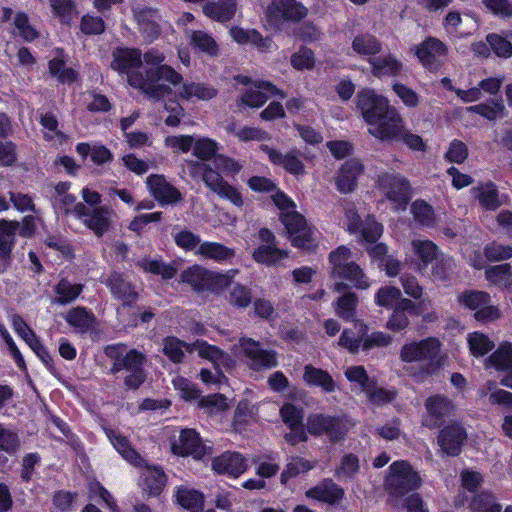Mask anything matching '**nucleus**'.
<instances>
[{"label": "nucleus", "instance_id": "63", "mask_svg": "<svg viewBox=\"0 0 512 512\" xmlns=\"http://www.w3.org/2000/svg\"><path fill=\"white\" fill-rule=\"evenodd\" d=\"M196 167L203 172L202 180L214 193L226 182L221 174L213 170L208 164L196 163Z\"/></svg>", "mask_w": 512, "mask_h": 512}, {"label": "nucleus", "instance_id": "47", "mask_svg": "<svg viewBox=\"0 0 512 512\" xmlns=\"http://www.w3.org/2000/svg\"><path fill=\"white\" fill-rule=\"evenodd\" d=\"M455 267L452 258L440 254L433 262L431 268V278L433 281H447L450 279L453 269Z\"/></svg>", "mask_w": 512, "mask_h": 512}, {"label": "nucleus", "instance_id": "43", "mask_svg": "<svg viewBox=\"0 0 512 512\" xmlns=\"http://www.w3.org/2000/svg\"><path fill=\"white\" fill-rule=\"evenodd\" d=\"M488 362L498 371H512V343H502Z\"/></svg>", "mask_w": 512, "mask_h": 512}, {"label": "nucleus", "instance_id": "33", "mask_svg": "<svg viewBox=\"0 0 512 512\" xmlns=\"http://www.w3.org/2000/svg\"><path fill=\"white\" fill-rule=\"evenodd\" d=\"M303 380L307 385L320 387L327 393L334 392L336 389L332 376L327 371L312 365L304 367Z\"/></svg>", "mask_w": 512, "mask_h": 512}, {"label": "nucleus", "instance_id": "13", "mask_svg": "<svg viewBox=\"0 0 512 512\" xmlns=\"http://www.w3.org/2000/svg\"><path fill=\"white\" fill-rule=\"evenodd\" d=\"M414 53L421 64L431 71H436L443 64L447 55L448 47L444 42L435 37H428L426 40L415 46Z\"/></svg>", "mask_w": 512, "mask_h": 512}, {"label": "nucleus", "instance_id": "39", "mask_svg": "<svg viewBox=\"0 0 512 512\" xmlns=\"http://www.w3.org/2000/svg\"><path fill=\"white\" fill-rule=\"evenodd\" d=\"M486 279L499 287H512V269L510 264H501L488 268L485 271Z\"/></svg>", "mask_w": 512, "mask_h": 512}, {"label": "nucleus", "instance_id": "9", "mask_svg": "<svg viewBox=\"0 0 512 512\" xmlns=\"http://www.w3.org/2000/svg\"><path fill=\"white\" fill-rule=\"evenodd\" d=\"M307 430L311 435L326 434L331 441H338L343 438L348 427L342 417L315 413L307 418Z\"/></svg>", "mask_w": 512, "mask_h": 512}, {"label": "nucleus", "instance_id": "14", "mask_svg": "<svg viewBox=\"0 0 512 512\" xmlns=\"http://www.w3.org/2000/svg\"><path fill=\"white\" fill-rule=\"evenodd\" d=\"M307 9L295 0H272L266 9L270 21H300L307 16Z\"/></svg>", "mask_w": 512, "mask_h": 512}, {"label": "nucleus", "instance_id": "41", "mask_svg": "<svg viewBox=\"0 0 512 512\" xmlns=\"http://www.w3.org/2000/svg\"><path fill=\"white\" fill-rule=\"evenodd\" d=\"M111 443L118 450V452L130 463L139 465L141 463V457L139 454L130 446L129 441L126 437L118 434L114 431L107 433Z\"/></svg>", "mask_w": 512, "mask_h": 512}, {"label": "nucleus", "instance_id": "11", "mask_svg": "<svg viewBox=\"0 0 512 512\" xmlns=\"http://www.w3.org/2000/svg\"><path fill=\"white\" fill-rule=\"evenodd\" d=\"M405 122L396 108H391L375 123L368 127V132L381 141H400Z\"/></svg>", "mask_w": 512, "mask_h": 512}, {"label": "nucleus", "instance_id": "62", "mask_svg": "<svg viewBox=\"0 0 512 512\" xmlns=\"http://www.w3.org/2000/svg\"><path fill=\"white\" fill-rule=\"evenodd\" d=\"M414 218L425 226H433L435 223L432 207L424 201L417 200L411 206Z\"/></svg>", "mask_w": 512, "mask_h": 512}, {"label": "nucleus", "instance_id": "23", "mask_svg": "<svg viewBox=\"0 0 512 512\" xmlns=\"http://www.w3.org/2000/svg\"><path fill=\"white\" fill-rule=\"evenodd\" d=\"M213 469L220 474L238 477L247 470L244 457L237 452H226L213 459Z\"/></svg>", "mask_w": 512, "mask_h": 512}, {"label": "nucleus", "instance_id": "1", "mask_svg": "<svg viewBox=\"0 0 512 512\" xmlns=\"http://www.w3.org/2000/svg\"><path fill=\"white\" fill-rule=\"evenodd\" d=\"M148 65L155 66L146 70L145 74H129L128 83L154 101L162 100L172 94V86L177 87L183 81V77L174 68L162 64L165 60L164 54L151 49L143 56Z\"/></svg>", "mask_w": 512, "mask_h": 512}, {"label": "nucleus", "instance_id": "61", "mask_svg": "<svg viewBox=\"0 0 512 512\" xmlns=\"http://www.w3.org/2000/svg\"><path fill=\"white\" fill-rule=\"evenodd\" d=\"M174 241L176 245L185 251H196L199 245L202 243L199 235L193 233L188 229H182L175 233Z\"/></svg>", "mask_w": 512, "mask_h": 512}, {"label": "nucleus", "instance_id": "42", "mask_svg": "<svg viewBox=\"0 0 512 512\" xmlns=\"http://www.w3.org/2000/svg\"><path fill=\"white\" fill-rule=\"evenodd\" d=\"M145 490L151 495H158L166 485L165 473L157 467H148L143 472Z\"/></svg>", "mask_w": 512, "mask_h": 512}, {"label": "nucleus", "instance_id": "24", "mask_svg": "<svg viewBox=\"0 0 512 512\" xmlns=\"http://www.w3.org/2000/svg\"><path fill=\"white\" fill-rule=\"evenodd\" d=\"M142 64L141 52L138 49H118L113 53L111 67L119 73H126L127 78L132 74V69H137Z\"/></svg>", "mask_w": 512, "mask_h": 512}, {"label": "nucleus", "instance_id": "30", "mask_svg": "<svg viewBox=\"0 0 512 512\" xmlns=\"http://www.w3.org/2000/svg\"><path fill=\"white\" fill-rule=\"evenodd\" d=\"M363 166L358 160L345 162L337 177V187L343 193L351 192L356 186V179L362 173Z\"/></svg>", "mask_w": 512, "mask_h": 512}, {"label": "nucleus", "instance_id": "3", "mask_svg": "<svg viewBox=\"0 0 512 512\" xmlns=\"http://www.w3.org/2000/svg\"><path fill=\"white\" fill-rule=\"evenodd\" d=\"M104 353L113 360L111 373L115 374L122 370L128 372L124 379L127 388L136 390L144 383L146 374L143 366L146 362V356L142 352L136 349L126 351V345L118 343L106 346Z\"/></svg>", "mask_w": 512, "mask_h": 512}, {"label": "nucleus", "instance_id": "10", "mask_svg": "<svg viewBox=\"0 0 512 512\" xmlns=\"http://www.w3.org/2000/svg\"><path fill=\"white\" fill-rule=\"evenodd\" d=\"M239 346L251 369L259 371L278 366L277 353L273 350L263 349L258 341L243 337L239 340Z\"/></svg>", "mask_w": 512, "mask_h": 512}, {"label": "nucleus", "instance_id": "7", "mask_svg": "<svg viewBox=\"0 0 512 512\" xmlns=\"http://www.w3.org/2000/svg\"><path fill=\"white\" fill-rule=\"evenodd\" d=\"M280 219L294 246L310 249L314 245L315 231L308 226L305 218L296 210L281 213Z\"/></svg>", "mask_w": 512, "mask_h": 512}, {"label": "nucleus", "instance_id": "15", "mask_svg": "<svg viewBox=\"0 0 512 512\" xmlns=\"http://www.w3.org/2000/svg\"><path fill=\"white\" fill-rule=\"evenodd\" d=\"M260 149L268 156L272 164L282 167L286 172L295 176L305 173V165L297 151L282 153L266 144H262Z\"/></svg>", "mask_w": 512, "mask_h": 512}, {"label": "nucleus", "instance_id": "20", "mask_svg": "<svg viewBox=\"0 0 512 512\" xmlns=\"http://www.w3.org/2000/svg\"><path fill=\"white\" fill-rule=\"evenodd\" d=\"M18 228L19 223L16 221L0 220V273L5 272L9 266Z\"/></svg>", "mask_w": 512, "mask_h": 512}, {"label": "nucleus", "instance_id": "27", "mask_svg": "<svg viewBox=\"0 0 512 512\" xmlns=\"http://www.w3.org/2000/svg\"><path fill=\"white\" fill-rule=\"evenodd\" d=\"M348 230L351 233L361 231L362 238L373 244L383 233V226L372 218H367L363 224L358 215L353 214L349 219Z\"/></svg>", "mask_w": 512, "mask_h": 512}, {"label": "nucleus", "instance_id": "60", "mask_svg": "<svg viewBox=\"0 0 512 512\" xmlns=\"http://www.w3.org/2000/svg\"><path fill=\"white\" fill-rule=\"evenodd\" d=\"M359 469L358 457L353 454H347L342 458L335 474L339 479H351L358 473Z\"/></svg>", "mask_w": 512, "mask_h": 512}, {"label": "nucleus", "instance_id": "57", "mask_svg": "<svg viewBox=\"0 0 512 512\" xmlns=\"http://www.w3.org/2000/svg\"><path fill=\"white\" fill-rule=\"evenodd\" d=\"M469 112L477 113L488 120H494L502 116L505 107L502 101H492L490 103H482L467 108Z\"/></svg>", "mask_w": 512, "mask_h": 512}, {"label": "nucleus", "instance_id": "52", "mask_svg": "<svg viewBox=\"0 0 512 512\" xmlns=\"http://www.w3.org/2000/svg\"><path fill=\"white\" fill-rule=\"evenodd\" d=\"M477 198L480 204L488 210H496L501 206L495 185L489 183L478 188Z\"/></svg>", "mask_w": 512, "mask_h": 512}, {"label": "nucleus", "instance_id": "26", "mask_svg": "<svg viewBox=\"0 0 512 512\" xmlns=\"http://www.w3.org/2000/svg\"><path fill=\"white\" fill-rule=\"evenodd\" d=\"M195 255L221 263L231 260L235 256V250L219 242L202 241Z\"/></svg>", "mask_w": 512, "mask_h": 512}, {"label": "nucleus", "instance_id": "34", "mask_svg": "<svg viewBox=\"0 0 512 512\" xmlns=\"http://www.w3.org/2000/svg\"><path fill=\"white\" fill-rule=\"evenodd\" d=\"M353 51L363 57L374 58L382 49L381 42L373 35L364 33L357 35L352 40Z\"/></svg>", "mask_w": 512, "mask_h": 512}, {"label": "nucleus", "instance_id": "37", "mask_svg": "<svg viewBox=\"0 0 512 512\" xmlns=\"http://www.w3.org/2000/svg\"><path fill=\"white\" fill-rule=\"evenodd\" d=\"M209 271L199 265H194L181 274V281L189 284L196 291L207 290L209 287Z\"/></svg>", "mask_w": 512, "mask_h": 512}, {"label": "nucleus", "instance_id": "29", "mask_svg": "<svg viewBox=\"0 0 512 512\" xmlns=\"http://www.w3.org/2000/svg\"><path fill=\"white\" fill-rule=\"evenodd\" d=\"M107 285L110 288L112 294L122 300L125 304H132L138 298L137 292L132 287L131 283L127 281L123 275L114 272L108 280Z\"/></svg>", "mask_w": 512, "mask_h": 512}, {"label": "nucleus", "instance_id": "48", "mask_svg": "<svg viewBox=\"0 0 512 512\" xmlns=\"http://www.w3.org/2000/svg\"><path fill=\"white\" fill-rule=\"evenodd\" d=\"M177 502L184 507L192 511H197L203 506V495L194 489L186 487H180L177 490Z\"/></svg>", "mask_w": 512, "mask_h": 512}, {"label": "nucleus", "instance_id": "38", "mask_svg": "<svg viewBox=\"0 0 512 512\" xmlns=\"http://www.w3.org/2000/svg\"><path fill=\"white\" fill-rule=\"evenodd\" d=\"M65 320L79 332L84 333L92 327L95 317L86 308L76 307L67 312Z\"/></svg>", "mask_w": 512, "mask_h": 512}, {"label": "nucleus", "instance_id": "21", "mask_svg": "<svg viewBox=\"0 0 512 512\" xmlns=\"http://www.w3.org/2000/svg\"><path fill=\"white\" fill-rule=\"evenodd\" d=\"M466 439V432L457 424L446 426L441 430L438 444L441 450L449 456H456L461 451V446Z\"/></svg>", "mask_w": 512, "mask_h": 512}, {"label": "nucleus", "instance_id": "22", "mask_svg": "<svg viewBox=\"0 0 512 512\" xmlns=\"http://www.w3.org/2000/svg\"><path fill=\"white\" fill-rule=\"evenodd\" d=\"M306 496L330 505H337L344 497V490L331 479H324L306 491Z\"/></svg>", "mask_w": 512, "mask_h": 512}, {"label": "nucleus", "instance_id": "54", "mask_svg": "<svg viewBox=\"0 0 512 512\" xmlns=\"http://www.w3.org/2000/svg\"><path fill=\"white\" fill-rule=\"evenodd\" d=\"M228 301L231 305L238 308L248 307L252 301L250 288L240 283H236L229 290Z\"/></svg>", "mask_w": 512, "mask_h": 512}, {"label": "nucleus", "instance_id": "36", "mask_svg": "<svg viewBox=\"0 0 512 512\" xmlns=\"http://www.w3.org/2000/svg\"><path fill=\"white\" fill-rule=\"evenodd\" d=\"M253 259L267 266L277 264L288 257V251L278 248V245H260L253 254Z\"/></svg>", "mask_w": 512, "mask_h": 512}, {"label": "nucleus", "instance_id": "17", "mask_svg": "<svg viewBox=\"0 0 512 512\" xmlns=\"http://www.w3.org/2000/svg\"><path fill=\"white\" fill-rule=\"evenodd\" d=\"M275 95H280L281 98H284V94L272 83L256 81L242 94L240 103L251 108H258Z\"/></svg>", "mask_w": 512, "mask_h": 512}, {"label": "nucleus", "instance_id": "58", "mask_svg": "<svg viewBox=\"0 0 512 512\" xmlns=\"http://www.w3.org/2000/svg\"><path fill=\"white\" fill-rule=\"evenodd\" d=\"M314 466V462H310L299 457H293L287 464L286 469L283 471L281 480L283 483H285L287 479L292 478L300 473L308 472L309 470L313 469Z\"/></svg>", "mask_w": 512, "mask_h": 512}, {"label": "nucleus", "instance_id": "51", "mask_svg": "<svg viewBox=\"0 0 512 512\" xmlns=\"http://www.w3.org/2000/svg\"><path fill=\"white\" fill-rule=\"evenodd\" d=\"M469 348L473 356L481 357L486 355L494 348V342L488 336L480 332H474L468 335Z\"/></svg>", "mask_w": 512, "mask_h": 512}, {"label": "nucleus", "instance_id": "35", "mask_svg": "<svg viewBox=\"0 0 512 512\" xmlns=\"http://www.w3.org/2000/svg\"><path fill=\"white\" fill-rule=\"evenodd\" d=\"M411 244L414 254L420 261V269L425 268L428 264L433 263L435 259L440 255L437 245L430 240L415 239Z\"/></svg>", "mask_w": 512, "mask_h": 512}, {"label": "nucleus", "instance_id": "25", "mask_svg": "<svg viewBox=\"0 0 512 512\" xmlns=\"http://www.w3.org/2000/svg\"><path fill=\"white\" fill-rule=\"evenodd\" d=\"M177 90V96L186 101H192L193 99L208 101L217 95V90L204 83L200 82H184L180 83Z\"/></svg>", "mask_w": 512, "mask_h": 512}, {"label": "nucleus", "instance_id": "2", "mask_svg": "<svg viewBox=\"0 0 512 512\" xmlns=\"http://www.w3.org/2000/svg\"><path fill=\"white\" fill-rule=\"evenodd\" d=\"M330 276L335 280L334 291L341 292L348 286L357 289H367L369 281L362 268L353 260L351 250L345 246H339L329 254Z\"/></svg>", "mask_w": 512, "mask_h": 512}, {"label": "nucleus", "instance_id": "18", "mask_svg": "<svg viewBox=\"0 0 512 512\" xmlns=\"http://www.w3.org/2000/svg\"><path fill=\"white\" fill-rule=\"evenodd\" d=\"M172 450L177 455H191L195 459H201L207 453L206 446L202 444L198 433L193 429L182 430L179 439L173 443Z\"/></svg>", "mask_w": 512, "mask_h": 512}, {"label": "nucleus", "instance_id": "44", "mask_svg": "<svg viewBox=\"0 0 512 512\" xmlns=\"http://www.w3.org/2000/svg\"><path fill=\"white\" fill-rule=\"evenodd\" d=\"M82 284H72L66 279H61L55 286L57 298L54 300L60 305L68 304L74 301L82 292Z\"/></svg>", "mask_w": 512, "mask_h": 512}, {"label": "nucleus", "instance_id": "32", "mask_svg": "<svg viewBox=\"0 0 512 512\" xmlns=\"http://www.w3.org/2000/svg\"><path fill=\"white\" fill-rule=\"evenodd\" d=\"M193 351H197L199 356L210 360L215 367H228L232 363L231 357L214 345H210L205 341H196L190 347Z\"/></svg>", "mask_w": 512, "mask_h": 512}, {"label": "nucleus", "instance_id": "50", "mask_svg": "<svg viewBox=\"0 0 512 512\" xmlns=\"http://www.w3.org/2000/svg\"><path fill=\"white\" fill-rule=\"evenodd\" d=\"M487 42L498 57L509 58L512 56V31L506 37L489 34Z\"/></svg>", "mask_w": 512, "mask_h": 512}, {"label": "nucleus", "instance_id": "6", "mask_svg": "<svg viewBox=\"0 0 512 512\" xmlns=\"http://www.w3.org/2000/svg\"><path fill=\"white\" fill-rule=\"evenodd\" d=\"M380 191L391 201L395 209H405L411 199L409 181L397 173H383L377 181Z\"/></svg>", "mask_w": 512, "mask_h": 512}, {"label": "nucleus", "instance_id": "31", "mask_svg": "<svg viewBox=\"0 0 512 512\" xmlns=\"http://www.w3.org/2000/svg\"><path fill=\"white\" fill-rule=\"evenodd\" d=\"M237 9L236 0H217L208 2L203 6L204 14L219 22L231 20Z\"/></svg>", "mask_w": 512, "mask_h": 512}, {"label": "nucleus", "instance_id": "19", "mask_svg": "<svg viewBox=\"0 0 512 512\" xmlns=\"http://www.w3.org/2000/svg\"><path fill=\"white\" fill-rule=\"evenodd\" d=\"M146 184L150 193L161 204H174L181 200V193L162 175H150Z\"/></svg>", "mask_w": 512, "mask_h": 512}, {"label": "nucleus", "instance_id": "53", "mask_svg": "<svg viewBox=\"0 0 512 512\" xmlns=\"http://www.w3.org/2000/svg\"><path fill=\"white\" fill-rule=\"evenodd\" d=\"M49 72L61 83H72L77 78V72L72 68H67L62 59L54 58L49 62Z\"/></svg>", "mask_w": 512, "mask_h": 512}, {"label": "nucleus", "instance_id": "12", "mask_svg": "<svg viewBox=\"0 0 512 512\" xmlns=\"http://www.w3.org/2000/svg\"><path fill=\"white\" fill-rule=\"evenodd\" d=\"M357 106L368 126L393 108L384 96L371 89H364L357 95Z\"/></svg>", "mask_w": 512, "mask_h": 512}, {"label": "nucleus", "instance_id": "64", "mask_svg": "<svg viewBox=\"0 0 512 512\" xmlns=\"http://www.w3.org/2000/svg\"><path fill=\"white\" fill-rule=\"evenodd\" d=\"M484 253L489 261H502L512 258V246L492 242L484 248Z\"/></svg>", "mask_w": 512, "mask_h": 512}, {"label": "nucleus", "instance_id": "55", "mask_svg": "<svg viewBox=\"0 0 512 512\" xmlns=\"http://www.w3.org/2000/svg\"><path fill=\"white\" fill-rule=\"evenodd\" d=\"M198 405L209 415L217 414L228 409L226 397L222 394H212L202 397Z\"/></svg>", "mask_w": 512, "mask_h": 512}, {"label": "nucleus", "instance_id": "45", "mask_svg": "<svg viewBox=\"0 0 512 512\" xmlns=\"http://www.w3.org/2000/svg\"><path fill=\"white\" fill-rule=\"evenodd\" d=\"M192 344L185 343L176 337H167L163 341V353L174 363H180L184 357V351L193 352Z\"/></svg>", "mask_w": 512, "mask_h": 512}, {"label": "nucleus", "instance_id": "16", "mask_svg": "<svg viewBox=\"0 0 512 512\" xmlns=\"http://www.w3.org/2000/svg\"><path fill=\"white\" fill-rule=\"evenodd\" d=\"M425 407L427 416L423 424L431 429L441 426L454 410L452 401L442 395L430 396L425 402Z\"/></svg>", "mask_w": 512, "mask_h": 512}, {"label": "nucleus", "instance_id": "5", "mask_svg": "<svg viewBox=\"0 0 512 512\" xmlns=\"http://www.w3.org/2000/svg\"><path fill=\"white\" fill-rule=\"evenodd\" d=\"M421 484L418 472L407 461H395L389 466V473L385 478V490L389 495L402 497L418 489Z\"/></svg>", "mask_w": 512, "mask_h": 512}, {"label": "nucleus", "instance_id": "56", "mask_svg": "<svg viewBox=\"0 0 512 512\" xmlns=\"http://www.w3.org/2000/svg\"><path fill=\"white\" fill-rule=\"evenodd\" d=\"M459 302L477 312L483 306L491 302L490 295L483 291L465 292L459 296Z\"/></svg>", "mask_w": 512, "mask_h": 512}, {"label": "nucleus", "instance_id": "8", "mask_svg": "<svg viewBox=\"0 0 512 512\" xmlns=\"http://www.w3.org/2000/svg\"><path fill=\"white\" fill-rule=\"evenodd\" d=\"M73 214L98 237H101L111 224L112 210L107 206L90 209L82 202H78L73 207Z\"/></svg>", "mask_w": 512, "mask_h": 512}, {"label": "nucleus", "instance_id": "59", "mask_svg": "<svg viewBox=\"0 0 512 512\" xmlns=\"http://www.w3.org/2000/svg\"><path fill=\"white\" fill-rule=\"evenodd\" d=\"M227 131L234 134L240 141H262L267 138V133L256 127H242L237 129L236 125L227 126Z\"/></svg>", "mask_w": 512, "mask_h": 512}, {"label": "nucleus", "instance_id": "4", "mask_svg": "<svg viewBox=\"0 0 512 512\" xmlns=\"http://www.w3.org/2000/svg\"><path fill=\"white\" fill-rule=\"evenodd\" d=\"M441 346V342L435 337L407 342L401 347L399 357L406 363L427 362L425 367L411 374L423 380L437 369L436 358L441 351Z\"/></svg>", "mask_w": 512, "mask_h": 512}, {"label": "nucleus", "instance_id": "28", "mask_svg": "<svg viewBox=\"0 0 512 512\" xmlns=\"http://www.w3.org/2000/svg\"><path fill=\"white\" fill-rule=\"evenodd\" d=\"M369 64L372 74L377 78L395 77L400 74L403 68L402 62L392 54L369 58Z\"/></svg>", "mask_w": 512, "mask_h": 512}, {"label": "nucleus", "instance_id": "40", "mask_svg": "<svg viewBox=\"0 0 512 512\" xmlns=\"http://www.w3.org/2000/svg\"><path fill=\"white\" fill-rule=\"evenodd\" d=\"M357 305L358 299L356 294L346 292L335 302V312L340 318L346 321H353L355 319Z\"/></svg>", "mask_w": 512, "mask_h": 512}, {"label": "nucleus", "instance_id": "49", "mask_svg": "<svg viewBox=\"0 0 512 512\" xmlns=\"http://www.w3.org/2000/svg\"><path fill=\"white\" fill-rule=\"evenodd\" d=\"M50 6L53 15L65 24H69L79 13L73 0H54Z\"/></svg>", "mask_w": 512, "mask_h": 512}, {"label": "nucleus", "instance_id": "46", "mask_svg": "<svg viewBox=\"0 0 512 512\" xmlns=\"http://www.w3.org/2000/svg\"><path fill=\"white\" fill-rule=\"evenodd\" d=\"M190 40L196 48L211 57H215L219 53L218 45L214 38L204 31H191Z\"/></svg>", "mask_w": 512, "mask_h": 512}]
</instances>
